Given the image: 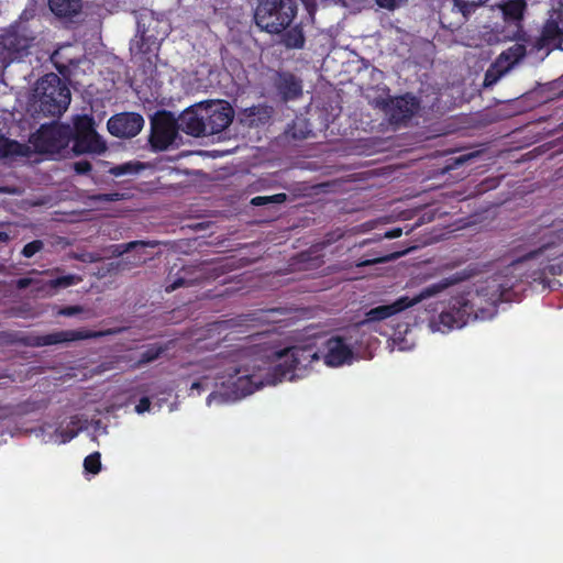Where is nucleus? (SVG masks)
Returning a JSON list of instances; mask_svg holds the SVG:
<instances>
[{"instance_id":"obj_3","label":"nucleus","mask_w":563,"mask_h":563,"mask_svg":"<svg viewBox=\"0 0 563 563\" xmlns=\"http://www.w3.org/2000/svg\"><path fill=\"white\" fill-rule=\"evenodd\" d=\"M465 276L461 273H456L450 277H445L438 283L431 284L420 290L419 294L413 296L412 298L408 296H401L394 302L389 305H382L377 306L375 308L369 309L365 313L364 320L361 322V324H367L373 322H378L386 320L419 302H421L424 299H428L430 297H433L446 288L459 284L460 282L464 280Z\"/></svg>"},{"instance_id":"obj_28","label":"nucleus","mask_w":563,"mask_h":563,"mask_svg":"<svg viewBox=\"0 0 563 563\" xmlns=\"http://www.w3.org/2000/svg\"><path fill=\"white\" fill-rule=\"evenodd\" d=\"M249 317L250 316H239L236 318L216 321L209 325L210 327L209 330L218 331L219 333H221L222 331L235 329V328L241 327L244 322L250 321L251 319Z\"/></svg>"},{"instance_id":"obj_15","label":"nucleus","mask_w":563,"mask_h":563,"mask_svg":"<svg viewBox=\"0 0 563 563\" xmlns=\"http://www.w3.org/2000/svg\"><path fill=\"white\" fill-rule=\"evenodd\" d=\"M159 47L161 41L156 36L147 34V30L139 22L137 33L130 43L131 54L152 63L153 57H157Z\"/></svg>"},{"instance_id":"obj_38","label":"nucleus","mask_w":563,"mask_h":563,"mask_svg":"<svg viewBox=\"0 0 563 563\" xmlns=\"http://www.w3.org/2000/svg\"><path fill=\"white\" fill-rule=\"evenodd\" d=\"M73 169L78 175H86L92 169V165L86 159L77 161L73 164Z\"/></svg>"},{"instance_id":"obj_43","label":"nucleus","mask_w":563,"mask_h":563,"mask_svg":"<svg viewBox=\"0 0 563 563\" xmlns=\"http://www.w3.org/2000/svg\"><path fill=\"white\" fill-rule=\"evenodd\" d=\"M31 283H32L31 278H27V277L20 278L16 282V287L19 289H25V288H27L31 285Z\"/></svg>"},{"instance_id":"obj_6","label":"nucleus","mask_w":563,"mask_h":563,"mask_svg":"<svg viewBox=\"0 0 563 563\" xmlns=\"http://www.w3.org/2000/svg\"><path fill=\"white\" fill-rule=\"evenodd\" d=\"M71 129L68 125L43 124L31 135L30 143L38 154H55L68 146Z\"/></svg>"},{"instance_id":"obj_34","label":"nucleus","mask_w":563,"mask_h":563,"mask_svg":"<svg viewBox=\"0 0 563 563\" xmlns=\"http://www.w3.org/2000/svg\"><path fill=\"white\" fill-rule=\"evenodd\" d=\"M476 156H477V153L472 152V153H466V154H461L459 156L450 157L448 159L446 166L444 167V172L455 169Z\"/></svg>"},{"instance_id":"obj_46","label":"nucleus","mask_w":563,"mask_h":563,"mask_svg":"<svg viewBox=\"0 0 563 563\" xmlns=\"http://www.w3.org/2000/svg\"><path fill=\"white\" fill-rule=\"evenodd\" d=\"M379 262H382L380 258L365 260V261L357 263V266H367V265H372V264L379 263Z\"/></svg>"},{"instance_id":"obj_16","label":"nucleus","mask_w":563,"mask_h":563,"mask_svg":"<svg viewBox=\"0 0 563 563\" xmlns=\"http://www.w3.org/2000/svg\"><path fill=\"white\" fill-rule=\"evenodd\" d=\"M201 107L202 102L188 108L180 114L178 125L186 134L195 137L207 135L206 121Z\"/></svg>"},{"instance_id":"obj_14","label":"nucleus","mask_w":563,"mask_h":563,"mask_svg":"<svg viewBox=\"0 0 563 563\" xmlns=\"http://www.w3.org/2000/svg\"><path fill=\"white\" fill-rule=\"evenodd\" d=\"M49 58L58 74L65 79H70L74 70L79 67L82 55L75 45L66 43L58 46Z\"/></svg>"},{"instance_id":"obj_44","label":"nucleus","mask_w":563,"mask_h":563,"mask_svg":"<svg viewBox=\"0 0 563 563\" xmlns=\"http://www.w3.org/2000/svg\"><path fill=\"white\" fill-rule=\"evenodd\" d=\"M139 245L144 246V245H145V243H144V242H142V241H132V242H129V243H126V244H124V245H123V247H124V250H123V251H124V252H129V251H131L132 249H134V247H136V246H139Z\"/></svg>"},{"instance_id":"obj_30","label":"nucleus","mask_w":563,"mask_h":563,"mask_svg":"<svg viewBox=\"0 0 563 563\" xmlns=\"http://www.w3.org/2000/svg\"><path fill=\"white\" fill-rule=\"evenodd\" d=\"M82 282V277L76 274H68L65 276L56 277L54 279L48 280L47 285L51 288H67L74 285H77Z\"/></svg>"},{"instance_id":"obj_22","label":"nucleus","mask_w":563,"mask_h":563,"mask_svg":"<svg viewBox=\"0 0 563 563\" xmlns=\"http://www.w3.org/2000/svg\"><path fill=\"white\" fill-rule=\"evenodd\" d=\"M52 12L62 18H71L81 10L80 0H48Z\"/></svg>"},{"instance_id":"obj_29","label":"nucleus","mask_w":563,"mask_h":563,"mask_svg":"<svg viewBox=\"0 0 563 563\" xmlns=\"http://www.w3.org/2000/svg\"><path fill=\"white\" fill-rule=\"evenodd\" d=\"M165 351H166V347L163 345L150 344L140 354V357L136 362L137 366H142V365H145V364L156 361Z\"/></svg>"},{"instance_id":"obj_31","label":"nucleus","mask_w":563,"mask_h":563,"mask_svg":"<svg viewBox=\"0 0 563 563\" xmlns=\"http://www.w3.org/2000/svg\"><path fill=\"white\" fill-rule=\"evenodd\" d=\"M142 168H143V166L140 163L129 162V163L113 166L108 172L110 175H112L114 177H120V176L128 175V174H136Z\"/></svg>"},{"instance_id":"obj_42","label":"nucleus","mask_w":563,"mask_h":563,"mask_svg":"<svg viewBox=\"0 0 563 563\" xmlns=\"http://www.w3.org/2000/svg\"><path fill=\"white\" fill-rule=\"evenodd\" d=\"M77 434H78V431H75V430H62L60 431L62 443L69 442L75 437H77Z\"/></svg>"},{"instance_id":"obj_33","label":"nucleus","mask_w":563,"mask_h":563,"mask_svg":"<svg viewBox=\"0 0 563 563\" xmlns=\"http://www.w3.org/2000/svg\"><path fill=\"white\" fill-rule=\"evenodd\" d=\"M85 471L90 474H98L101 471V454L93 452L85 457L84 460Z\"/></svg>"},{"instance_id":"obj_7","label":"nucleus","mask_w":563,"mask_h":563,"mask_svg":"<svg viewBox=\"0 0 563 563\" xmlns=\"http://www.w3.org/2000/svg\"><path fill=\"white\" fill-rule=\"evenodd\" d=\"M375 106L388 118L391 124H406L420 109V100L407 92L398 97L375 99Z\"/></svg>"},{"instance_id":"obj_47","label":"nucleus","mask_w":563,"mask_h":563,"mask_svg":"<svg viewBox=\"0 0 563 563\" xmlns=\"http://www.w3.org/2000/svg\"><path fill=\"white\" fill-rule=\"evenodd\" d=\"M11 239V235L9 232L0 231V243H7Z\"/></svg>"},{"instance_id":"obj_20","label":"nucleus","mask_w":563,"mask_h":563,"mask_svg":"<svg viewBox=\"0 0 563 563\" xmlns=\"http://www.w3.org/2000/svg\"><path fill=\"white\" fill-rule=\"evenodd\" d=\"M106 150L107 144L97 132L74 136L73 139V151L76 154H101L106 152Z\"/></svg>"},{"instance_id":"obj_48","label":"nucleus","mask_w":563,"mask_h":563,"mask_svg":"<svg viewBox=\"0 0 563 563\" xmlns=\"http://www.w3.org/2000/svg\"><path fill=\"white\" fill-rule=\"evenodd\" d=\"M0 194H15V189L9 186H0Z\"/></svg>"},{"instance_id":"obj_1","label":"nucleus","mask_w":563,"mask_h":563,"mask_svg":"<svg viewBox=\"0 0 563 563\" xmlns=\"http://www.w3.org/2000/svg\"><path fill=\"white\" fill-rule=\"evenodd\" d=\"M275 364L268 369L265 378L257 374H243L238 367H231L234 374H229L230 379L236 377L232 385L240 396H247L263 387L265 384H277L284 379L295 380L303 376L308 366L320 358L314 345H294L274 351L269 354Z\"/></svg>"},{"instance_id":"obj_24","label":"nucleus","mask_w":563,"mask_h":563,"mask_svg":"<svg viewBox=\"0 0 563 563\" xmlns=\"http://www.w3.org/2000/svg\"><path fill=\"white\" fill-rule=\"evenodd\" d=\"M526 46L523 44L516 43L515 45L510 46L499 55L497 64L506 62L507 66L505 68L506 70H508L515 64L520 62L526 56Z\"/></svg>"},{"instance_id":"obj_17","label":"nucleus","mask_w":563,"mask_h":563,"mask_svg":"<svg viewBox=\"0 0 563 563\" xmlns=\"http://www.w3.org/2000/svg\"><path fill=\"white\" fill-rule=\"evenodd\" d=\"M274 88L284 102L297 100L302 96V80L289 71H278Z\"/></svg>"},{"instance_id":"obj_8","label":"nucleus","mask_w":563,"mask_h":563,"mask_svg":"<svg viewBox=\"0 0 563 563\" xmlns=\"http://www.w3.org/2000/svg\"><path fill=\"white\" fill-rule=\"evenodd\" d=\"M178 120L169 111H158L151 119L148 142L154 151H166L178 137Z\"/></svg>"},{"instance_id":"obj_9","label":"nucleus","mask_w":563,"mask_h":563,"mask_svg":"<svg viewBox=\"0 0 563 563\" xmlns=\"http://www.w3.org/2000/svg\"><path fill=\"white\" fill-rule=\"evenodd\" d=\"M35 36L24 24L10 26L0 35V47L7 52L10 60L22 59L29 54Z\"/></svg>"},{"instance_id":"obj_25","label":"nucleus","mask_w":563,"mask_h":563,"mask_svg":"<svg viewBox=\"0 0 563 563\" xmlns=\"http://www.w3.org/2000/svg\"><path fill=\"white\" fill-rule=\"evenodd\" d=\"M97 132L95 129V120L92 117L84 114L77 115L74 120V130H71V139L85 134Z\"/></svg>"},{"instance_id":"obj_23","label":"nucleus","mask_w":563,"mask_h":563,"mask_svg":"<svg viewBox=\"0 0 563 563\" xmlns=\"http://www.w3.org/2000/svg\"><path fill=\"white\" fill-rule=\"evenodd\" d=\"M527 3L525 0H507L501 5L504 18L508 22H515L517 25L522 21Z\"/></svg>"},{"instance_id":"obj_19","label":"nucleus","mask_w":563,"mask_h":563,"mask_svg":"<svg viewBox=\"0 0 563 563\" xmlns=\"http://www.w3.org/2000/svg\"><path fill=\"white\" fill-rule=\"evenodd\" d=\"M200 278L201 275L194 266H183L176 273L172 268L166 277L165 291L173 292L180 287L195 285Z\"/></svg>"},{"instance_id":"obj_21","label":"nucleus","mask_w":563,"mask_h":563,"mask_svg":"<svg viewBox=\"0 0 563 563\" xmlns=\"http://www.w3.org/2000/svg\"><path fill=\"white\" fill-rule=\"evenodd\" d=\"M31 148L27 144L0 134V161H13L16 157H29Z\"/></svg>"},{"instance_id":"obj_35","label":"nucleus","mask_w":563,"mask_h":563,"mask_svg":"<svg viewBox=\"0 0 563 563\" xmlns=\"http://www.w3.org/2000/svg\"><path fill=\"white\" fill-rule=\"evenodd\" d=\"M43 249L44 242L42 240H33L32 242H29L23 246L21 254L26 258H31Z\"/></svg>"},{"instance_id":"obj_32","label":"nucleus","mask_w":563,"mask_h":563,"mask_svg":"<svg viewBox=\"0 0 563 563\" xmlns=\"http://www.w3.org/2000/svg\"><path fill=\"white\" fill-rule=\"evenodd\" d=\"M287 200V195L284 192L273 196H256L251 199V205L254 207L266 206L271 203H284Z\"/></svg>"},{"instance_id":"obj_49","label":"nucleus","mask_w":563,"mask_h":563,"mask_svg":"<svg viewBox=\"0 0 563 563\" xmlns=\"http://www.w3.org/2000/svg\"><path fill=\"white\" fill-rule=\"evenodd\" d=\"M525 35H526V34H525V32L520 29V30L518 31V36H517V38H519V40H525V38H523V36H525Z\"/></svg>"},{"instance_id":"obj_2","label":"nucleus","mask_w":563,"mask_h":563,"mask_svg":"<svg viewBox=\"0 0 563 563\" xmlns=\"http://www.w3.org/2000/svg\"><path fill=\"white\" fill-rule=\"evenodd\" d=\"M508 289L498 278H492L479 286L472 298L453 297L449 308L439 314L438 329L449 332L464 327L471 318L485 319L492 316L497 305L508 300Z\"/></svg>"},{"instance_id":"obj_36","label":"nucleus","mask_w":563,"mask_h":563,"mask_svg":"<svg viewBox=\"0 0 563 563\" xmlns=\"http://www.w3.org/2000/svg\"><path fill=\"white\" fill-rule=\"evenodd\" d=\"M497 66H498V64L496 63L493 67H490L486 71L485 78H484L485 87L495 85L499 80V78L507 71L506 68L504 70L495 69Z\"/></svg>"},{"instance_id":"obj_37","label":"nucleus","mask_w":563,"mask_h":563,"mask_svg":"<svg viewBox=\"0 0 563 563\" xmlns=\"http://www.w3.org/2000/svg\"><path fill=\"white\" fill-rule=\"evenodd\" d=\"M123 199V195L120 192H110V194H97L90 197V200L96 203L101 202H113L120 201Z\"/></svg>"},{"instance_id":"obj_40","label":"nucleus","mask_w":563,"mask_h":563,"mask_svg":"<svg viewBox=\"0 0 563 563\" xmlns=\"http://www.w3.org/2000/svg\"><path fill=\"white\" fill-rule=\"evenodd\" d=\"M407 0H376V3L379 8L387 10H395L401 5H404Z\"/></svg>"},{"instance_id":"obj_11","label":"nucleus","mask_w":563,"mask_h":563,"mask_svg":"<svg viewBox=\"0 0 563 563\" xmlns=\"http://www.w3.org/2000/svg\"><path fill=\"white\" fill-rule=\"evenodd\" d=\"M207 135H213L224 131L233 121L234 110L228 101L202 102Z\"/></svg>"},{"instance_id":"obj_39","label":"nucleus","mask_w":563,"mask_h":563,"mask_svg":"<svg viewBox=\"0 0 563 563\" xmlns=\"http://www.w3.org/2000/svg\"><path fill=\"white\" fill-rule=\"evenodd\" d=\"M82 311H84V309L81 306H78V305L66 306V307L60 308L56 314L63 316V317H73V316L81 313Z\"/></svg>"},{"instance_id":"obj_13","label":"nucleus","mask_w":563,"mask_h":563,"mask_svg":"<svg viewBox=\"0 0 563 563\" xmlns=\"http://www.w3.org/2000/svg\"><path fill=\"white\" fill-rule=\"evenodd\" d=\"M563 43V14L553 10L542 26L540 36L536 40L533 47L538 51L543 48H559Z\"/></svg>"},{"instance_id":"obj_12","label":"nucleus","mask_w":563,"mask_h":563,"mask_svg":"<svg viewBox=\"0 0 563 563\" xmlns=\"http://www.w3.org/2000/svg\"><path fill=\"white\" fill-rule=\"evenodd\" d=\"M144 126V119L136 112H121L112 115L107 123L111 135L120 139L136 136Z\"/></svg>"},{"instance_id":"obj_5","label":"nucleus","mask_w":563,"mask_h":563,"mask_svg":"<svg viewBox=\"0 0 563 563\" xmlns=\"http://www.w3.org/2000/svg\"><path fill=\"white\" fill-rule=\"evenodd\" d=\"M296 0H260L254 20L256 25L271 34L285 31L297 15Z\"/></svg>"},{"instance_id":"obj_26","label":"nucleus","mask_w":563,"mask_h":563,"mask_svg":"<svg viewBox=\"0 0 563 563\" xmlns=\"http://www.w3.org/2000/svg\"><path fill=\"white\" fill-rule=\"evenodd\" d=\"M489 0H452L453 7L465 19H468L475 11L485 5Z\"/></svg>"},{"instance_id":"obj_10","label":"nucleus","mask_w":563,"mask_h":563,"mask_svg":"<svg viewBox=\"0 0 563 563\" xmlns=\"http://www.w3.org/2000/svg\"><path fill=\"white\" fill-rule=\"evenodd\" d=\"M102 332L78 329V330H62L47 334L27 335L21 342L31 347H42L60 343H69L80 340L96 339L102 336Z\"/></svg>"},{"instance_id":"obj_4","label":"nucleus","mask_w":563,"mask_h":563,"mask_svg":"<svg viewBox=\"0 0 563 563\" xmlns=\"http://www.w3.org/2000/svg\"><path fill=\"white\" fill-rule=\"evenodd\" d=\"M35 97L37 111L44 117L59 118L68 109L71 100L69 88L54 73L46 74L37 80Z\"/></svg>"},{"instance_id":"obj_27","label":"nucleus","mask_w":563,"mask_h":563,"mask_svg":"<svg viewBox=\"0 0 563 563\" xmlns=\"http://www.w3.org/2000/svg\"><path fill=\"white\" fill-rule=\"evenodd\" d=\"M283 43L287 48H302L305 45V35L299 26H294L286 31Z\"/></svg>"},{"instance_id":"obj_50","label":"nucleus","mask_w":563,"mask_h":563,"mask_svg":"<svg viewBox=\"0 0 563 563\" xmlns=\"http://www.w3.org/2000/svg\"><path fill=\"white\" fill-rule=\"evenodd\" d=\"M200 387V383L196 382L191 385V388H199Z\"/></svg>"},{"instance_id":"obj_18","label":"nucleus","mask_w":563,"mask_h":563,"mask_svg":"<svg viewBox=\"0 0 563 563\" xmlns=\"http://www.w3.org/2000/svg\"><path fill=\"white\" fill-rule=\"evenodd\" d=\"M327 353L324 363L328 366L336 367L349 363L353 358V350L342 336H331L325 342Z\"/></svg>"},{"instance_id":"obj_45","label":"nucleus","mask_w":563,"mask_h":563,"mask_svg":"<svg viewBox=\"0 0 563 563\" xmlns=\"http://www.w3.org/2000/svg\"><path fill=\"white\" fill-rule=\"evenodd\" d=\"M401 235V229H394L386 233V236L389 239L399 238Z\"/></svg>"},{"instance_id":"obj_41","label":"nucleus","mask_w":563,"mask_h":563,"mask_svg":"<svg viewBox=\"0 0 563 563\" xmlns=\"http://www.w3.org/2000/svg\"><path fill=\"white\" fill-rule=\"evenodd\" d=\"M151 408V400L148 397L144 396L139 400V404L135 406V411L137 413H144L148 411Z\"/></svg>"}]
</instances>
